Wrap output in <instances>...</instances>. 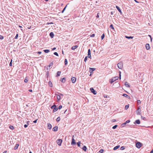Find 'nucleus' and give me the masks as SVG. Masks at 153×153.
Listing matches in <instances>:
<instances>
[{
    "label": "nucleus",
    "mask_w": 153,
    "mask_h": 153,
    "mask_svg": "<svg viewBox=\"0 0 153 153\" xmlns=\"http://www.w3.org/2000/svg\"><path fill=\"white\" fill-rule=\"evenodd\" d=\"M140 106L137 108V110L136 111V112L137 115H140L141 113V110L140 107Z\"/></svg>",
    "instance_id": "f257e3e1"
},
{
    "label": "nucleus",
    "mask_w": 153,
    "mask_h": 153,
    "mask_svg": "<svg viewBox=\"0 0 153 153\" xmlns=\"http://www.w3.org/2000/svg\"><path fill=\"white\" fill-rule=\"evenodd\" d=\"M142 145L141 143L139 142H137L136 143V146L138 148H140L141 146Z\"/></svg>",
    "instance_id": "f03ea898"
},
{
    "label": "nucleus",
    "mask_w": 153,
    "mask_h": 153,
    "mask_svg": "<svg viewBox=\"0 0 153 153\" xmlns=\"http://www.w3.org/2000/svg\"><path fill=\"white\" fill-rule=\"evenodd\" d=\"M74 136H72V141L71 143V144L72 146H74L76 144V143L75 142V140L74 138Z\"/></svg>",
    "instance_id": "7ed1b4c3"
},
{
    "label": "nucleus",
    "mask_w": 153,
    "mask_h": 153,
    "mask_svg": "<svg viewBox=\"0 0 153 153\" xmlns=\"http://www.w3.org/2000/svg\"><path fill=\"white\" fill-rule=\"evenodd\" d=\"M62 141V139H59L57 140L56 143L59 146H60L61 145Z\"/></svg>",
    "instance_id": "20e7f679"
},
{
    "label": "nucleus",
    "mask_w": 153,
    "mask_h": 153,
    "mask_svg": "<svg viewBox=\"0 0 153 153\" xmlns=\"http://www.w3.org/2000/svg\"><path fill=\"white\" fill-rule=\"evenodd\" d=\"M117 66L118 68L120 69L122 68L123 66V63L122 62H119L117 64Z\"/></svg>",
    "instance_id": "39448f33"
},
{
    "label": "nucleus",
    "mask_w": 153,
    "mask_h": 153,
    "mask_svg": "<svg viewBox=\"0 0 153 153\" xmlns=\"http://www.w3.org/2000/svg\"><path fill=\"white\" fill-rule=\"evenodd\" d=\"M87 56L88 58H90L91 59V53L90 49H89L88 50Z\"/></svg>",
    "instance_id": "423d86ee"
},
{
    "label": "nucleus",
    "mask_w": 153,
    "mask_h": 153,
    "mask_svg": "<svg viewBox=\"0 0 153 153\" xmlns=\"http://www.w3.org/2000/svg\"><path fill=\"white\" fill-rule=\"evenodd\" d=\"M90 90L91 91V92L92 93H93L94 94H97L96 91L93 88H91L90 89Z\"/></svg>",
    "instance_id": "0eeeda50"
},
{
    "label": "nucleus",
    "mask_w": 153,
    "mask_h": 153,
    "mask_svg": "<svg viewBox=\"0 0 153 153\" xmlns=\"http://www.w3.org/2000/svg\"><path fill=\"white\" fill-rule=\"evenodd\" d=\"M71 80L73 83L75 82L76 80V78L75 77L72 76L71 78Z\"/></svg>",
    "instance_id": "6e6552de"
},
{
    "label": "nucleus",
    "mask_w": 153,
    "mask_h": 153,
    "mask_svg": "<svg viewBox=\"0 0 153 153\" xmlns=\"http://www.w3.org/2000/svg\"><path fill=\"white\" fill-rule=\"evenodd\" d=\"M58 128V127L56 126L54 127L52 129V130L54 131H57Z\"/></svg>",
    "instance_id": "1a4fd4ad"
},
{
    "label": "nucleus",
    "mask_w": 153,
    "mask_h": 153,
    "mask_svg": "<svg viewBox=\"0 0 153 153\" xmlns=\"http://www.w3.org/2000/svg\"><path fill=\"white\" fill-rule=\"evenodd\" d=\"M140 120L139 119L136 120L135 122L134 123V124H140Z\"/></svg>",
    "instance_id": "9d476101"
},
{
    "label": "nucleus",
    "mask_w": 153,
    "mask_h": 153,
    "mask_svg": "<svg viewBox=\"0 0 153 153\" xmlns=\"http://www.w3.org/2000/svg\"><path fill=\"white\" fill-rule=\"evenodd\" d=\"M145 47L147 50H148L150 48V47L149 44H146L145 45Z\"/></svg>",
    "instance_id": "9b49d317"
},
{
    "label": "nucleus",
    "mask_w": 153,
    "mask_h": 153,
    "mask_svg": "<svg viewBox=\"0 0 153 153\" xmlns=\"http://www.w3.org/2000/svg\"><path fill=\"white\" fill-rule=\"evenodd\" d=\"M116 8L118 10L119 12L120 13V14H122V12L120 10V8L118 6H116Z\"/></svg>",
    "instance_id": "f8f14e48"
},
{
    "label": "nucleus",
    "mask_w": 153,
    "mask_h": 153,
    "mask_svg": "<svg viewBox=\"0 0 153 153\" xmlns=\"http://www.w3.org/2000/svg\"><path fill=\"white\" fill-rule=\"evenodd\" d=\"M47 125H48V128L49 129H51L52 128L51 125L50 123H48L47 124Z\"/></svg>",
    "instance_id": "ddd939ff"
},
{
    "label": "nucleus",
    "mask_w": 153,
    "mask_h": 153,
    "mask_svg": "<svg viewBox=\"0 0 153 153\" xmlns=\"http://www.w3.org/2000/svg\"><path fill=\"white\" fill-rule=\"evenodd\" d=\"M49 35L51 38H53L54 36V34L53 32H51L49 34Z\"/></svg>",
    "instance_id": "4468645a"
},
{
    "label": "nucleus",
    "mask_w": 153,
    "mask_h": 153,
    "mask_svg": "<svg viewBox=\"0 0 153 153\" xmlns=\"http://www.w3.org/2000/svg\"><path fill=\"white\" fill-rule=\"evenodd\" d=\"M60 81L64 83L66 81L65 78L63 77L60 79Z\"/></svg>",
    "instance_id": "2eb2a0df"
},
{
    "label": "nucleus",
    "mask_w": 153,
    "mask_h": 153,
    "mask_svg": "<svg viewBox=\"0 0 153 153\" xmlns=\"http://www.w3.org/2000/svg\"><path fill=\"white\" fill-rule=\"evenodd\" d=\"M56 99L57 100V101H59L60 100L61 98L60 96L59 95H56Z\"/></svg>",
    "instance_id": "dca6fc26"
},
{
    "label": "nucleus",
    "mask_w": 153,
    "mask_h": 153,
    "mask_svg": "<svg viewBox=\"0 0 153 153\" xmlns=\"http://www.w3.org/2000/svg\"><path fill=\"white\" fill-rule=\"evenodd\" d=\"M125 85L126 87L129 88L130 87V85H129L128 83L127 82H126L125 84Z\"/></svg>",
    "instance_id": "f3484780"
},
{
    "label": "nucleus",
    "mask_w": 153,
    "mask_h": 153,
    "mask_svg": "<svg viewBox=\"0 0 153 153\" xmlns=\"http://www.w3.org/2000/svg\"><path fill=\"white\" fill-rule=\"evenodd\" d=\"M78 47L77 45L73 46L71 48V49L72 50H74Z\"/></svg>",
    "instance_id": "a211bd4d"
},
{
    "label": "nucleus",
    "mask_w": 153,
    "mask_h": 153,
    "mask_svg": "<svg viewBox=\"0 0 153 153\" xmlns=\"http://www.w3.org/2000/svg\"><path fill=\"white\" fill-rule=\"evenodd\" d=\"M19 146V144H16L13 148L14 149L16 150L17 149L18 146Z\"/></svg>",
    "instance_id": "6ab92c4d"
},
{
    "label": "nucleus",
    "mask_w": 153,
    "mask_h": 153,
    "mask_svg": "<svg viewBox=\"0 0 153 153\" xmlns=\"http://www.w3.org/2000/svg\"><path fill=\"white\" fill-rule=\"evenodd\" d=\"M118 78H119V77L117 76L114 77L112 78L113 80L114 81H116V80H117L118 79Z\"/></svg>",
    "instance_id": "aec40b11"
},
{
    "label": "nucleus",
    "mask_w": 153,
    "mask_h": 153,
    "mask_svg": "<svg viewBox=\"0 0 153 153\" xmlns=\"http://www.w3.org/2000/svg\"><path fill=\"white\" fill-rule=\"evenodd\" d=\"M48 84L50 87H52L53 85L51 81H49V82H48Z\"/></svg>",
    "instance_id": "412c9836"
},
{
    "label": "nucleus",
    "mask_w": 153,
    "mask_h": 153,
    "mask_svg": "<svg viewBox=\"0 0 153 153\" xmlns=\"http://www.w3.org/2000/svg\"><path fill=\"white\" fill-rule=\"evenodd\" d=\"M120 147V145H117L116 146H115L113 149V150H115L117 149L118 148H119Z\"/></svg>",
    "instance_id": "4be33fe9"
},
{
    "label": "nucleus",
    "mask_w": 153,
    "mask_h": 153,
    "mask_svg": "<svg viewBox=\"0 0 153 153\" xmlns=\"http://www.w3.org/2000/svg\"><path fill=\"white\" fill-rule=\"evenodd\" d=\"M125 37L128 39H132L133 38V36H126Z\"/></svg>",
    "instance_id": "5701e85b"
},
{
    "label": "nucleus",
    "mask_w": 153,
    "mask_h": 153,
    "mask_svg": "<svg viewBox=\"0 0 153 153\" xmlns=\"http://www.w3.org/2000/svg\"><path fill=\"white\" fill-rule=\"evenodd\" d=\"M58 109L56 107H55L53 110V112L54 113L56 111H57Z\"/></svg>",
    "instance_id": "b1692460"
},
{
    "label": "nucleus",
    "mask_w": 153,
    "mask_h": 153,
    "mask_svg": "<svg viewBox=\"0 0 153 153\" xmlns=\"http://www.w3.org/2000/svg\"><path fill=\"white\" fill-rule=\"evenodd\" d=\"M67 4L66 6H65V7L63 8V10L62 11V13H63L64 11H65V10L66 8L67 7V5L68 4Z\"/></svg>",
    "instance_id": "393cba45"
},
{
    "label": "nucleus",
    "mask_w": 153,
    "mask_h": 153,
    "mask_svg": "<svg viewBox=\"0 0 153 153\" xmlns=\"http://www.w3.org/2000/svg\"><path fill=\"white\" fill-rule=\"evenodd\" d=\"M82 149L84 151H85L87 150V147L86 146H84Z\"/></svg>",
    "instance_id": "a878e982"
},
{
    "label": "nucleus",
    "mask_w": 153,
    "mask_h": 153,
    "mask_svg": "<svg viewBox=\"0 0 153 153\" xmlns=\"http://www.w3.org/2000/svg\"><path fill=\"white\" fill-rule=\"evenodd\" d=\"M123 96L124 97H126L128 98H129L130 97L129 96H128L127 94H123Z\"/></svg>",
    "instance_id": "bb28decb"
},
{
    "label": "nucleus",
    "mask_w": 153,
    "mask_h": 153,
    "mask_svg": "<svg viewBox=\"0 0 153 153\" xmlns=\"http://www.w3.org/2000/svg\"><path fill=\"white\" fill-rule=\"evenodd\" d=\"M95 70H96V68H89L90 71H95Z\"/></svg>",
    "instance_id": "cd10ccee"
},
{
    "label": "nucleus",
    "mask_w": 153,
    "mask_h": 153,
    "mask_svg": "<svg viewBox=\"0 0 153 153\" xmlns=\"http://www.w3.org/2000/svg\"><path fill=\"white\" fill-rule=\"evenodd\" d=\"M61 72L60 71H58L56 74V76H59L61 74Z\"/></svg>",
    "instance_id": "c85d7f7f"
},
{
    "label": "nucleus",
    "mask_w": 153,
    "mask_h": 153,
    "mask_svg": "<svg viewBox=\"0 0 153 153\" xmlns=\"http://www.w3.org/2000/svg\"><path fill=\"white\" fill-rule=\"evenodd\" d=\"M46 53H48L50 52V50L48 49H46L43 50Z\"/></svg>",
    "instance_id": "c756f323"
},
{
    "label": "nucleus",
    "mask_w": 153,
    "mask_h": 153,
    "mask_svg": "<svg viewBox=\"0 0 153 153\" xmlns=\"http://www.w3.org/2000/svg\"><path fill=\"white\" fill-rule=\"evenodd\" d=\"M68 64V61L67 59H65V65H66Z\"/></svg>",
    "instance_id": "7c9ffc66"
},
{
    "label": "nucleus",
    "mask_w": 153,
    "mask_h": 153,
    "mask_svg": "<svg viewBox=\"0 0 153 153\" xmlns=\"http://www.w3.org/2000/svg\"><path fill=\"white\" fill-rule=\"evenodd\" d=\"M60 118L59 117H58L56 119V121L57 122H59L60 121Z\"/></svg>",
    "instance_id": "2f4dec72"
},
{
    "label": "nucleus",
    "mask_w": 153,
    "mask_h": 153,
    "mask_svg": "<svg viewBox=\"0 0 153 153\" xmlns=\"http://www.w3.org/2000/svg\"><path fill=\"white\" fill-rule=\"evenodd\" d=\"M109 27H110V28L112 29L113 30H114V27L113 25L112 24H111L110 25Z\"/></svg>",
    "instance_id": "473e14b6"
},
{
    "label": "nucleus",
    "mask_w": 153,
    "mask_h": 153,
    "mask_svg": "<svg viewBox=\"0 0 153 153\" xmlns=\"http://www.w3.org/2000/svg\"><path fill=\"white\" fill-rule=\"evenodd\" d=\"M104 37H105V34L104 33H103L101 36V39L102 40L103 39Z\"/></svg>",
    "instance_id": "72a5a7b5"
},
{
    "label": "nucleus",
    "mask_w": 153,
    "mask_h": 153,
    "mask_svg": "<svg viewBox=\"0 0 153 153\" xmlns=\"http://www.w3.org/2000/svg\"><path fill=\"white\" fill-rule=\"evenodd\" d=\"M9 128L10 129H12V130H13V129H14V127H13V126H11V125L10 126H9Z\"/></svg>",
    "instance_id": "f704fd0d"
},
{
    "label": "nucleus",
    "mask_w": 153,
    "mask_h": 153,
    "mask_svg": "<svg viewBox=\"0 0 153 153\" xmlns=\"http://www.w3.org/2000/svg\"><path fill=\"white\" fill-rule=\"evenodd\" d=\"M117 126H118L117 125H115L112 127V128L113 129H115L117 127Z\"/></svg>",
    "instance_id": "c9c22d12"
},
{
    "label": "nucleus",
    "mask_w": 153,
    "mask_h": 153,
    "mask_svg": "<svg viewBox=\"0 0 153 153\" xmlns=\"http://www.w3.org/2000/svg\"><path fill=\"white\" fill-rule=\"evenodd\" d=\"M80 141H79L77 143V145L78 147L80 146Z\"/></svg>",
    "instance_id": "e433bc0d"
},
{
    "label": "nucleus",
    "mask_w": 153,
    "mask_h": 153,
    "mask_svg": "<svg viewBox=\"0 0 153 153\" xmlns=\"http://www.w3.org/2000/svg\"><path fill=\"white\" fill-rule=\"evenodd\" d=\"M125 149V147L124 146H121L120 148V149L122 150H123Z\"/></svg>",
    "instance_id": "4c0bfd02"
},
{
    "label": "nucleus",
    "mask_w": 153,
    "mask_h": 153,
    "mask_svg": "<svg viewBox=\"0 0 153 153\" xmlns=\"http://www.w3.org/2000/svg\"><path fill=\"white\" fill-rule=\"evenodd\" d=\"M140 100H137V104L138 105H139L140 104Z\"/></svg>",
    "instance_id": "58836bf2"
},
{
    "label": "nucleus",
    "mask_w": 153,
    "mask_h": 153,
    "mask_svg": "<svg viewBox=\"0 0 153 153\" xmlns=\"http://www.w3.org/2000/svg\"><path fill=\"white\" fill-rule=\"evenodd\" d=\"M126 124V122H124V123L122 124H121V126H122V127H124L125 126V125Z\"/></svg>",
    "instance_id": "ea45409f"
},
{
    "label": "nucleus",
    "mask_w": 153,
    "mask_h": 153,
    "mask_svg": "<svg viewBox=\"0 0 153 153\" xmlns=\"http://www.w3.org/2000/svg\"><path fill=\"white\" fill-rule=\"evenodd\" d=\"M53 54L55 55H56L57 56H59V55H58V53H57V52H55L53 53Z\"/></svg>",
    "instance_id": "a19ab883"
},
{
    "label": "nucleus",
    "mask_w": 153,
    "mask_h": 153,
    "mask_svg": "<svg viewBox=\"0 0 153 153\" xmlns=\"http://www.w3.org/2000/svg\"><path fill=\"white\" fill-rule=\"evenodd\" d=\"M12 59H11V61L10 62L9 65L10 66H12Z\"/></svg>",
    "instance_id": "79ce46f5"
},
{
    "label": "nucleus",
    "mask_w": 153,
    "mask_h": 153,
    "mask_svg": "<svg viewBox=\"0 0 153 153\" xmlns=\"http://www.w3.org/2000/svg\"><path fill=\"white\" fill-rule=\"evenodd\" d=\"M104 150L103 149H101L99 151V152L102 153L103 152Z\"/></svg>",
    "instance_id": "37998d69"
},
{
    "label": "nucleus",
    "mask_w": 153,
    "mask_h": 153,
    "mask_svg": "<svg viewBox=\"0 0 153 153\" xmlns=\"http://www.w3.org/2000/svg\"><path fill=\"white\" fill-rule=\"evenodd\" d=\"M87 57H88V56H86L85 58L84 61L85 62H86L87 60Z\"/></svg>",
    "instance_id": "c03bdc74"
},
{
    "label": "nucleus",
    "mask_w": 153,
    "mask_h": 153,
    "mask_svg": "<svg viewBox=\"0 0 153 153\" xmlns=\"http://www.w3.org/2000/svg\"><path fill=\"white\" fill-rule=\"evenodd\" d=\"M141 119L143 120H146V118L145 117H144L143 116H141Z\"/></svg>",
    "instance_id": "a18cd8bd"
},
{
    "label": "nucleus",
    "mask_w": 153,
    "mask_h": 153,
    "mask_svg": "<svg viewBox=\"0 0 153 153\" xmlns=\"http://www.w3.org/2000/svg\"><path fill=\"white\" fill-rule=\"evenodd\" d=\"M95 34H93L91 35H90V36L91 37H93L95 36Z\"/></svg>",
    "instance_id": "49530a36"
},
{
    "label": "nucleus",
    "mask_w": 153,
    "mask_h": 153,
    "mask_svg": "<svg viewBox=\"0 0 153 153\" xmlns=\"http://www.w3.org/2000/svg\"><path fill=\"white\" fill-rule=\"evenodd\" d=\"M27 78V77H26V78L24 79V82H25V83H27V82H28V80L27 79H26V78Z\"/></svg>",
    "instance_id": "de8ad7c7"
},
{
    "label": "nucleus",
    "mask_w": 153,
    "mask_h": 153,
    "mask_svg": "<svg viewBox=\"0 0 153 153\" xmlns=\"http://www.w3.org/2000/svg\"><path fill=\"white\" fill-rule=\"evenodd\" d=\"M0 39L2 40L4 39V37L2 35H0Z\"/></svg>",
    "instance_id": "09e8293b"
},
{
    "label": "nucleus",
    "mask_w": 153,
    "mask_h": 153,
    "mask_svg": "<svg viewBox=\"0 0 153 153\" xmlns=\"http://www.w3.org/2000/svg\"><path fill=\"white\" fill-rule=\"evenodd\" d=\"M129 106H125V109L126 110L127 109L129 108Z\"/></svg>",
    "instance_id": "8fccbe9b"
},
{
    "label": "nucleus",
    "mask_w": 153,
    "mask_h": 153,
    "mask_svg": "<svg viewBox=\"0 0 153 153\" xmlns=\"http://www.w3.org/2000/svg\"><path fill=\"white\" fill-rule=\"evenodd\" d=\"M119 78H120V79H121V72L120 71H119Z\"/></svg>",
    "instance_id": "3c124183"
},
{
    "label": "nucleus",
    "mask_w": 153,
    "mask_h": 153,
    "mask_svg": "<svg viewBox=\"0 0 153 153\" xmlns=\"http://www.w3.org/2000/svg\"><path fill=\"white\" fill-rule=\"evenodd\" d=\"M18 34H16V36L15 37V39H17V38H18Z\"/></svg>",
    "instance_id": "603ef678"
},
{
    "label": "nucleus",
    "mask_w": 153,
    "mask_h": 153,
    "mask_svg": "<svg viewBox=\"0 0 153 153\" xmlns=\"http://www.w3.org/2000/svg\"><path fill=\"white\" fill-rule=\"evenodd\" d=\"M53 24V23L52 22H48V23H47L46 25H49L50 24Z\"/></svg>",
    "instance_id": "864d4df0"
},
{
    "label": "nucleus",
    "mask_w": 153,
    "mask_h": 153,
    "mask_svg": "<svg viewBox=\"0 0 153 153\" xmlns=\"http://www.w3.org/2000/svg\"><path fill=\"white\" fill-rule=\"evenodd\" d=\"M130 120H127L125 122H126V123L127 124V123H130Z\"/></svg>",
    "instance_id": "5fc2aeb1"
},
{
    "label": "nucleus",
    "mask_w": 153,
    "mask_h": 153,
    "mask_svg": "<svg viewBox=\"0 0 153 153\" xmlns=\"http://www.w3.org/2000/svg\"><path fill=\"white\" fill-rule=\"evenodd\" d=\"M53 63L52 62H51L50 63L49 65L48 66V67H50L52 66V65H53Z\"/></svg>",
    "instance_id": "6e6d98bb"
},
{
    "label": "nucleus",
    "mask_w": 153,
    "mask_h": 153,
    "mask_svg": "<svg viewBox=\"0 0 153 153\" xmlns=\"http://www.w3.org/2000/svg\"><path fill=\"white\" fill-rule=\"evenodd\" d=\"M62 106H59L58 109H60L62 108Z\"/></svg>",
    "instance_id": "4d7b16f0"
},
{
    "label": "nucleus",
    "mask_w": 153,
    "mask_h": 153,
    "mask_svg": "<svg viewBox=\"0 0 153 153\" xmlns=\"http://www.w3.org/2000/svg\"><path fill=\"white\" fill-rule=\"evenodd\" d=\"M28 126V125L27 124H25L24 125V127L25 128H26Z\"/></svg>",
    "instance_id": "13d9d810"
},
{
    "label": "nucleus",
    "mask_w": 153,
    "mask_h": 153,
    "mask_svg": "<svg viewBox=\"0 0 153 153\" xmlns=\"http://www.w3.org/2000/svg\"><path fill=\"white\" fill-rule=\"evenodd\" d=\"M57 106H52L51 107V109H54V108L55 107H56Z\"/></svg>",
    "instance_id": "bf43d9fd"
},
{
    "label": "nucleus",
    "mask_w": 153,
    "mask_h": 153,
    "mask_svg": "<svg viewBox=\"0 0 153 153\" xmlns=\"http://www.w3.org/2000/svg\"><path fill=\"white\" fill-rule=\"evenodd\" d=\"M38 120V119H37L36 120H35L33 121V123H36L37 122V120Z\"/></svg>",
    "instance_id": "052dcab7"
},
{
    "label": "nucleus",
    "mask_w": 153,
    "mask_h": 153,
    "mask_svg": "<svg viewBox=\"0 0 153 153\" xmlns=\"http://www.w3.org/2000/svg\"><path fill=\"white\" fill-rule=\"evenodd\" d=\"M116 121V120L115 119H113L112 120V122H114Z\"/></svg>",
    "instance_id": "680f3d73"
},
{
    "label": "nucleus",
    "mask_w": 153,
    "mask_h": 153,
    "mask_svg": "<svg viewBox=\"0 0 153 153\" xmlns=\"http://www.w3.org/2000/svg\"><path fill=\"white\" fill-rule=\"evenodd\" d=\"M104 97L105 98H107L108 97V96L107 95L105 94L104 95Z\"/></svg>",
    "instance_id": "e2e57ef3"
},
{
    "label": "nucleus",
    "mask_w": 153,
    "mask_h": 153,
    "mask_svg": "<svg viewBox=\"0 0 153 153\" xmlns=\"http://www.w3.org/2000/svg\"><path fill=\"white\" fill-rule=\"evenodd\" d=\"M114 82V81L113 80V79H112V80L110 81V83H112L113 82Z\"/></svg>",
    "instance_id": "0e129e2a"
},
{
    "label": "nucleus",
    "mask_w": 153,
    "mask_h": 153,
    "mask_svg": "<svg viewBox=\"0 0 153 153\" xmlns=\"http://www.w3.org/2000/svg\"><path fill=\"white\" fill-rule=\"evenodd\" d=\"M56 49V48H53L52 49V50L53 51Z\"/></svg>",
    "instance_id": "69168bd1"
},
{
    "label": "nucleus",
    "mask_w": 153,
    "mask_h": 153,
    "mask_svg": "<svg viewBox=\"0 0 153 153\" xmlns=\"http://www.w3.org/2000/svg\"><path fill=\"white\" fill-rule=\"evenodd\" d=\"M29 91L30 92H32L33 91L31 89H29Z\"/></svg>",
    "instance_id": "338daca9"
},
{
    "label": "nucleus",
    "mask_w": 153,
    "mask_h": 153,
    "mask_svg": "<svg viewBox=\"0 0 153 153\" xmlns=\"http://www.w3.org/2000/svg\"><path fill=\"white\" fill-rule=\"evenodd\" d=\"M153 153V150L152 149V150L151 152H150V153Z\"/></svg>",
    "instance_id": "774afa93"
}]
</instances>
